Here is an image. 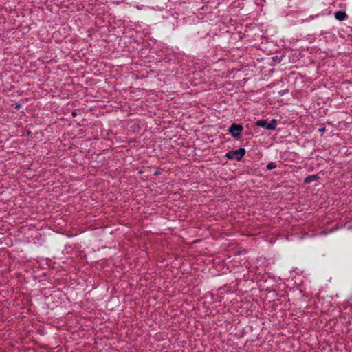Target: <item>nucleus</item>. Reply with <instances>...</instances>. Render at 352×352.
Here are the masks:
<instances>
[{
	"mask_svg": "<svg viewBox=\"0 0 352 352\" xmlns=\"http://www.w3.org/2000/svg\"><path fill=\"white\" fill-rule=\"evenodd\" d=\"M245 154V150L240 148L237 150L231 151L226 154V157L229 160H236L240 161Z\"/></svg>",
	"mask_w": 352,
	"mask_h": 352,
	"instance_id": "1",
	"label": "nucleus"
},
{
	"mask_svg": "<svg viewBox=\"0 0 352 352\" xmlns=\"http://www.w3.org/2000/svg\"><path fill=\"white\" fill-rule=\"evenodd\" d=\"M277 120L272 119L270 122H268L266 120H260L256 122V125L263 127L267 130H274L277 126Z\"/></svg>",
	"mask_w": 352,
	"mask_h": 352,
	"instance_id": "2",
	"label": "nucleus"
},
{
	"mask_svg": "<svg viewBox=\"0 0 352 352\" xmlns=\"http://www.w3.org/2000/svg\"><path fill=\"white\" fill-rule=\"evenodd\" d=\"M243 129V127L241 124L232 123L229 127L228 131L234 138L236 139L239 137Z\"/></svg>",
	"mask_w": 352,
	"mask_h": 352,
	"instance_id": "3",
	"label": "nucleus"
},
{
	"mask_svg": "<svg viewBox=\"0 0 352 352\" xmlns=\"http://www.w3.org/2000/svg\"><path fill=\"white\" fill-rule=\"evenodd\" d=\"M335 18L340 21H342L347 18V14L344 11H338L335 13Z\"/></svg>",
	"mask_w": 352,
	"mask_h": 352,
	"instance_id": "4",
	"label": "nucleus"
},
{
	"mask_svg": "<svg viewBox=\"0 0 352 352\" xmlns=\"http://www.w3.org/2000/svg\"><path fill=\"white\" fill-rule=\"evenodd\" d=\"M319 179V177L318 175H309L308 177H307L305 179V181L304 182L307 184H310L313 182H316V181H318Z\"/></svg>",
	"mask_w": 352,
	"mask_h": 352,
	"instance_id": "5",
	"label": "nucleus"
},
{
	"mask_svg": "<svg viewBox=\"0 0 352 352\" xmlns=\"http://www.w3.org/2000/svg\"><path fill=\"white\" fill-rule=\"evenodd\" d=\"M276 167H277V165L274 162H270V163H268L267 164V166H266L267 170H272V169L276 168Z\"/></svg>",
	"mask_w": 352,
	"mask_h": 352,
	"instance_id": "6",
	"label": "nucleus"
},
{
	"mask_svg": "<svg viewBox=\"0 0 352 352\" xmlns=\"http://www.w3.org/2000/svg\"><path fill=\"white\" fill-rule=\"evenodd\" d=\"M318 15L316 16H314V15H310L308 18L305 19L303 20V21H306V22H309V21H311V20L314 19L315 17H316Z\"/></svg>",
	"mask_w": 352,
	"mask_h": 352,
	"instance_id": "7",
	"label": "nucleus"
},
{
	"mask_svg": "<svg viewBox=\"0 0 352 352\" xmlns=\"http://www.w3.org/2000/svg\"><path fill=\"white\" fill-rule=\"evenodd\" d=\"M325 131H326L325 127H322V128H320V129H318V131H319L320 133H321L322 134L323 133H324V132H325Z\"/></svg>",
	"mask_w": 352,
	"mask_h": 352,
	"instance_id": "8",
	"label": "nucleus"
},
{
	"mask_svg": "<svg viewBox=\"0 0 352 352\" xmlns=\"http://www.w3.org/2000/svg\"><path fill=\"white\" fill-rule=\"evenodd\" d=\"M76 115H77V113L76 112V111H74L72 113V116L73 117L76 116Z\"/></svg>",
	"mask_w": 352,
	"mask_h": 352,
	"instance_id": "9",
	"label": "nucleus"
},
{
	"mask_svg": "<svg viewBox=\"0 0 352 352\" xmlns=\"http://www.w3.org/2000/svg\"><path fill=\"white\" fill-rule=\"evenodd\" d=\"M284 94H285V91H282V92H280V96H283Z\"/></svg>",
	"mask_w": 352,
	"mask_h": 352,
	"instance_id": "10",
	"label": "nucleus"
},
{
	"mask_svg": "<svg viewBox=\"0 0 352 352\" xmlns=\"http://www.w3.org/2000/svg\"><path fill=\"white\" fill-rule=\"evenodd\" d=\"M19 107H20V105H16V109H19Z\"/></svg>",
	"mask_w": 352,
	"mask_h": 352,
	"instance_id": "11",
	"label": "nucleus"
}]
</instances>
